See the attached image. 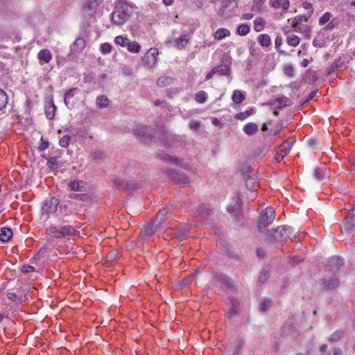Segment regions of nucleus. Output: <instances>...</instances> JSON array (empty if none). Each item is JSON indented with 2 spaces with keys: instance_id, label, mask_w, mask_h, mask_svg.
<instances>
[{
  "instance_id": "f257e3e1",
  "label": "nucleus",
  "mask_w": 355,
  "mask_h": 355,
  "mask_svg": "<svg viewBox=\"0 0 355 355\" xmlns=\"http://www.w3.org/2000/svg\"><path fill=\"white\" fill-rule=\"evenodd\" d=\"M333 15L330 12H326L320 17L318 20L320 26L327 24L318 32V35L313 39V46H323L325 42L320 38V35H323L325 31H332L338 25V21L336 19H331Z\"/></svg>"
},
{
  "instance_id": "f03ea898",
  "label": "nucleus",
  "mask_w": 355,
  "mask_h": 355,
  "mask_svg": "<svg viewBox=\"0 0 355 355\" xmlns=\"http://www.w3.org/2000/svg\"><path fill=\"white\" fill-rule=\"evenodd\" d=\"M130 16L128 6L126 3H122L112 12L111 19L116 25H122L127 21Z\"/></svg>"
},
{
  "instance_id": "7ed1b4c3",
  "label": "nucleus",
  "mask_w": 355,
  "mask_h": 355,
  "mask_svg": "<svg viewBox=\"0 0 355 355\" xmlns=\"http://www.w3.org/2000/svg\"><path fill=\"white\" fill-rule=\"evenodd\" d=\"M293 232L292 227L290 226L279 227L272 230V234L269 239L271 241L282 242L290 237Z\"/></svg>"
},
{
  "instance_id": "20e7f679",
  "label": "nucleus",
  "mask_w": 355,
  "mask_h": 355,
  "mask_svg": "<svg viewBox=\"0 0 355 355\" xmlns=\"http://www.w3.org/2000/svg\"><path fill=\"white\" fill-rule=\"evenodd\" d=\"M275 210L272 207H268L261 213L259 220L258 222V229L263 231V229L271 224L275 219Z\"/></svg>"
},
{
  "instance_id": "39448f33",
  "label": "nucleus",
  "mask_w": 355,
  "mask_h": 355,
  "mask_svg": "<svg viewBox=\"0 0 355 355\" xmlns=\"http://www.w3.org/2000/svg\"><path fill=\"white\" fill-rule=\"evenodd\" d=\"M59 200L55 198H51L45 200L41 209L42 217L45 216V219H47L49 214H53L57 210Z\"/></svg>"
},
{
  "instance_id": "423d86ee",
  "label": "nucleus",
  "mask_w": 355,
  "mask_h": 355,
  "mask_svg": "<svg viewBox=\"0 0 355 355\" xmlns=\"http://www.w3.org/2000/svg\"><path fill=\"white\" fill-rule=\"evenodd\" d=\"M103 0H87L83 6V11L88 16H94L101 10Z\"/></svg>"
},
{
  "instance_id": "0eeeda50",
  "label": "nucleus",
  "mask_w": 355,
  "mask_h": 355,
  "mask_svg": "<svg viewBox=\"0 0 355 355\" xmlns=\"http://www.w3.org/2000/svg\"><path fill=\"white\" fill-rule=\"evenodd\" d=\"M159 51L155 48L150 49L144 55L142 62L148 69L153 68L157 62Z\"/></svg>"
},
{
  "instance_id": "6e6552de",
  "label": "nucleus",
  "mask_w": 355,
  "mask_h": 355,
  "mask_svg": "<svg viewBox=\"0 0 355 355\" xmlns=\"http://www.w3.org/2000/svg\"><path fill=\"white\" fill-rule=\"evenodd\" d=\"M44 110L46 116L49 119H52L55 116L56 107L52 98H49L45 101Z\"/></svg>"
},
{
  "instance_id": "1a4fd4ad",
  "label": "nucleus",
  "mask_w": 355,
  "mask_h": 355,
  "mask_svg": "<svg viewBox=\"0 0 355 355\" xmlns=\"http://www.w3.org/2000/svg\"><path fill=\"white\" fill-rule=\"evenodd\" d=\"M163 161L167 163H170L180 167H187L188 166V163L178 158L177 157L171 156L167 154L163 155L162 157Z\"/></svg>"
},
{
  "instance_id": "9d476101",
  "label": "nucleus",
  "mask_w": 355,
  "mask_h": 355,
  "mask_svg": "<svg viewBox=\"0 0 355 355\" xmlns=\"http://www.w3.org/2000/svg\"><path fill=\"white\" fill-rule=\"evenodd\" d=\"M53 55L47 49H42L37 53V58L40 64H47L52 60Z\"/></svg>"
},
{
  "instance_id": "9b49d317",
  "label": "nucleus",
  "mask_w": 355,
  "mask_h": 355,
  "mask_svg": "<svg viewBox=\"0 0 355 355\" xmlns=\"http://www.w3.org/2000/svg\"><path fill=\"white\" fill-rule=\"evenodd\" d=\"M159 227L153 222L149 224L144 230L140 233V236L144 240L148 239L156 231Z\"/></svg>"
},
{
  "instance_id": "f8f14e48",
  "label": "nucleus",
  "mask_w": 355,
  "mask_h": 355,
  "mask_svg": "<svg viewBox=\"0 0 355 355\" xmlns=\"http://www.w3.org/2000/svg\"><path fill=\"white\" fill-rule=\"evenodd\" d=\"M80 92L78 88H73L69 90L64 94V105L70 110L73 107V105L70 103V100L73 98L76 94Z\"/></svg>"
},
{
  "instance_id": "ddd939ff",
  "label": "nucleus",
  "mask_w": 355,
  "mask_h": 355,
  "mask_svg": "<svg viewBox=\"0 0 355 355\" xmlns=\"http://www.w3.org/2000/svg\"><path fill=\"white\" fill-rule=\"evenodd\" d=\"M231 33L229 29L225 28H218L214 33L213 37L218 41L222 40L227 37H230Z\"/></svg>"
},
{
  "instance_id": "4468645a",
  "label": "nucleus",
  "mask_w": 355,
  "mask_h": 355,
  "mask_svg": "<svg viewBox=\"0 0 355 355\" xmlns=\"http://www.w3.org/2000/svg\"><path fill=\"white\" fill-rule=\"evenodd\" d=\"M168 214V209L167 208H163L159 210L157 214L155 219L153 223L156 224L159 227H161L164 223L166 216Z\"/></svg>"
},
{
  "instance_id": "2eb2a0df",
  "label": "nucleus",
  "mask_w": 355,
  "mask_h": 355,
  "mask_svg": "<svg viewBox=\"0 0 355 355\" xmlns=\"http://www.w3.org/2000/svg\"><path fill=\"white\" fill-rule=\"evenodd\" d=\"M189 38L187 35H182L174 42V46L178 49H183L187 45Z\"/></svg>"
},
{
  "instance_id": "dca6fc26",
  "label": "nucleus",
  "mask_w": 355,
  "mask_h": 355,
  "mask_svg": "<svg viewBox=\"0 0 355 355\" xmlns=\"http://www.w3.org/2000/svg\"><path fill=\"white\" fill-rule=\"evenodd\" d=\"M135 134L141 137H150L151 130L148 127L139 125L135 129Z\"/></svg>"
},
{
  "instance_id": "f3484780",
  "label": "nucleus",
  "mask_w": 355,
  "mask_h": 355,
  "mask_svg": "<svg viewBox=\"0 0 355 355\" xmlns=\"http://www.w3.org/2000/svg\"><path fill=\"white\" fill-rule=\"evenodd\" d=\"M258 125L254 123H248L243 128V132L248 136L256 134L258 132Z\"/></svg>"
},
{
  "instance_id": "a211bd4d",
  "label": "nucleus",
  "mask_w": 355,
  "mask_h": 355,
  "mask_svg": "<svg viewBox=\"0 0 355 355\" xmlns=\"http://www.w3.org/2000/svg\"><path fill=\"white\" fill-rule=\"evenodd\" d=\"M85 46V41L83 38L79 37L73 42L71 46V51L74 52L81 51Z\"/></svg>"
},
{
  "instance_id": "6ab92c4d",
  "label": "nucleus",
  "mask_w": 355,
  "mask_h": 355,
  "mask_svg": "<svg viewBox=\"0 0 355 355\" xmlns=\"http://www.w3.org/2000/svg\"><path fill=\"white\" fill-rule=\"evenodd\" d=\"M12 232L10 228L3 227L1 230L0 240L4 243L8 242L12 237Z\"/></svg>"
},
{
  "instance_id": "aec40b11",
  "label": "nucleus",
  "mask_w": 355,
  "mask_h": 355,
  "mask_svg": "<svg viewBox=\"0 0 355 355\" xmlns=\"http://www.w3.org/2000/svg\"><path fill=\"white\" fill-rule=\"evenodd\" d=\"M61 236L64 237L67 236H72L75 234L76 230L73 227L69 225H64L60 227Z\"/></svg>"
},
{
  "instance_id": "412c9836",
  "label": "nucleus",
  "mask_w": 355,
  "mask_h": 355,
  "mask_svg": "<svg viewBox=\"0 0 355 355\" xmlns=\"http://www.w3.org/2000/svg\"><path fill=\"white\" fill-rule=\"evenodd\" d=\"M127 50L131 53H138L141 49V46L136 41H130Z\"/></svg>"
},
{
  "instance_id": "4be33fe9",
  "label": "nucleus",
  "mask_w": 355,
  "mask_h": 355,
  "mask_svg": "<svg viewBox=\"0 0 355 355\" xmlns=\"http://www.w3.org/2000/svg\"><path fill=\"white\" fill-rule=\"evenodd\" d=\"M46 231H47L48 234L50 235L51 237L62 238L60 228H58V227H56L54 225L49 226L47 228Z\"/></svg>"
},
{
  "instance_id": "5701e85b",
  "label": "nucleus",
  "mask_w": 355,
  "mask_h": 355,
  "mask_svg": "<svg viewBox=\"0 0 355 355\" xmlns=\"http://www.w3.org/2000/svg\"><path fill=\"white\" fill-rule=\"evenodd\" d=\"M324 169L326 170V167L323 166L322 168H316L314 171V176L315 179H317L318 181H324L325 180L326 175L327 173V171H324Z\"/></svg>"
},
{
  "instance_id": "b1692460",
  "label": "nucleus",
  "mask_w": 355,
  "mask_h": 355,
  "mask_svg": "<svg viewBox=\"0 0 355 355\" xmlns=\"http://www.w3.org/2000/svg\"><path fill=\"white\" fill-rule=\"evenodd\" d=\"M292 146V143L288 142V141H284L282 142V144L278 147V150L280 151L281 153L283 154V156L287 155Z\"/></svg>"
},
{
  "instance_id": "393cba45",
  "label": "nucleus",
  "mask_w": 355,
  "mask_h": 355,
  "mask_svg": "<svg viewBox=\"0 0 355 355\" xmlns=\"http://www.w3.org/2000/svg\"><path fill=\"white\" fill-rule=\"evenodd\" d=\"M258 42L263 47H268L271 44V40L268 35L261 34L258 37Z\"/></svg>"
},
{
  "instance_id": "a878e982",
  "label": "nucleus",
  "mask_w": 355,
  "mask_h": 355,
  "mask_svg": "<svg viewBox=\"0 0 355 355\" xmlns=\"http://www.w3.org/2000/svg\"><path fill=\"white\" fill-rule=\"evenodd\" d=\"M130 40L123 35H118L114 38V43L122 47H127Z\"/></svg>"
},
{
  "instance_id": "bb28decb",
  "label": "nucleus",
  "mask_w": 355,
  "mask_h": 355,
  "mask_svg": "<svg viewBox=\"0 0 355 355\" xmlns=\"http://www.w3.org/2000/svg\"><path fill=\"white\" fill-rule=\"evenodd\" d=\"M230 69L228 66L222 64L214 68V72L221 76L229 75Z\"/></svg>"
},
{
  "instance_id": "cd10ccee",
  "label": "nucleus",
  "mask_w": 355,
  "mask_h": 355,
  "mask_svg": "<svg viewBox=\"0 0 355 355\" xmlns=\"http://www.w3.org/2000/svg\"><path fill=\"white\" fill-rule=\"evenodd\" d=\"M96 103L100 108H105L109 105V99L106 96L101 95L96 98Z\"/></svg>"
},
{
  "instance_id": "c85d7f7f",
  "label": "nucleus",
  "mask_w": 355,
  "mask_h": 355,
  "mask_svg": "<svg viewBox=\"0 0 355 355\" xmlns=\"http://www.w3.org/2000/svg\"><path fill=\"white\" fill-rule=\"evenodd\" d=\"M224 11H230L236 6V0H223L221 2Z\"/></svg>"
},
{
  "instance_id": "c756f323",
  "label": "nucleus",
  "mask_w": 355,
  "mask_h": 355,
  "mask_svg": "<svg viewBox=\"0 0 355 355\" xmlns=\"http://www.w3.org/2000/svg\"><path fill=\"white\" fill-rule=\"evenodd\" d=\"M265 26V21L261 17H257L254 21V29L257 32H261Z\"/></svg>"
},
{
  "instance_id": "7c9ffc66",
  "label": "nucleus",
  "mask_w": 355,
  "mask_h": 355,
  "mask_svg": "<svg viewBox=\"0 0 355 355\" xmlns=\"http://www.w3.org/2000/svg\"><path fill=\"white\" fill-rule=\"evenodd\" d=\"M8 101V97L6 92L0 89V110L6 107Z\"/></svg>"
},
{
  "instance_id": "2f4dec72",
  "label": "nucleus",
  "mask_w": 355,
  "mask_h": 355,
  "mask_svg": "<svg viewBox=\"0 0 355 355\" xmlns=\"http://www.w3.org/2000/svg\"><path fill=\"white\" fill-rule=\"evenodd\" d=\"M250 27L249 25L243 24L237 27L236 33L239 35L245 36L250 32Z\"/></svg>"
},
{
  "instance_id": "473e14b6",
  "label": "nucleus",
  "mask_w": 355,
  "mask_h": 355,
  "mask_svg": "<svg viewBox=\"0 0 355 355\" xmlns=\"http://www.w3.org/2000/svg\"><path fill=\"white\" fill-rule=\"evenodd\" d=\"M172 82V78L166 76H161L158 78L157 81V85L159 87H165L166 85H171Z\"/></svg>"
},
{
  "instance_id": "72a5a7b5",
  "label": "nucleus",
  "mask_w": 355,
  "mask_h": 355,
  "mask_svg": "<svg viewBox=\"0 0 355 355\" xmlns=\"http://www.w3.org/2000/svg\"><path fill=\"white\" fill-rule=\"evenodd\" d=\"M286 42L289 46H297L300 44V38L295 35H288Z\"/></svg>"
},
{
  "instance_id": "f704fd0d",
  "label": "nucleus",
  "mask_w": 355,
  "mask_h": 355,
  "mask_svg": "<svg viewBox=\"0 0 355 355\" xmlns=\"http://www.w3.org/2000/svg\"><path fill=\"white\" fill-rule=\"evenodd\" d=\"M244 99L245 96L239 90L234 91L232 95V100L234 103H241Z\"/></svg>"
},
{
  "instance_id": "c9c22d12",
  "label": "nucleus",
  "mask_w": 355,
  "mask_h": 355,
  "mask_svg": "<svg viewBox=\"0 0 355 355\" xmlns=\"http://www.w3.org/2000/svg\"><path fill=\"white\" fill-rule=\"evenodd\" d=\"M207 98V94L204 91H200L196 94V100L200 103H203Z\"/></svg>"
},
{
  "instance_id": "e433bc0d",
  "label": "nucleus",
  "mask_w": 355,
  "mask_h": 355,
  "mask_svg": "<svg viewBox=\"0 0 355 355\" xmlns=\"http://www.w3.org/2000/svg\"><path fill=\"white\" fill-rule=\"evenodd\" d=\"M303 8L306 10H310L307 14L304 15L302 17H304V21H307L308 19L311 16L313 13L312 4L309 2H305L303 3Z\"/></svg>"
},
{
  "instance_id": "4c0bfd02",
  "label": "nucleus",
  "mask_w": 355,
  "mask_h": 355,
  "mask_svg": "<svg viewBox=\"0 0 355 355\" xmlns=\"http://www.w3.org/2000/svg\"><path fill=\"white\" fill-rule=\"evenodd\" d=\"M272 306V301L268 299L263 300L260 304V310L262 312L266 311Z\"/></svg>"
},
{
  "instance_id": "58836bf2",
  "label": "nucleus",
  "mask_w": 355,
  "mask_h": 355,
  "mask_svg": "<svg viewBox=\"0 0 355 355\" xmlns=\"http://www.w3.org/2000/svg\"><path fill=\"white\" fill-rule=\"evenodd\" d=\"M343 334L341 331H335L329 338V340L331 343L340 340L343 337Z\"/></svg>"
},
{
  "instance_id": "ea45409f",
  "label": "nucleus",
  "mask_w": 355,
  "mask_h": 355,
  "mask_svg": "<svg viewBox=\"0 0 355 355\" xmlns=\"http://www.w3.org/2000/svg\"><path fill=\"white\" fill-rule=\"evenodd\" d=\"M83 182H80L78 181H73L71 182L69 184L71 190L72 191H80L83 187Z\"/></svg>"
},
{
  "instance_id": "a19ab883",
  "label": "nucleus",
  "mask_w": 355,
  "mask_h": 355,
  "mask_svg": "<svg viewBox=\"0 0 355 355\" xmlns=\"http://www.w3.org/2000/svg\"><path fill=\"white\" fill-rule=\"evenodd\" d=\"M330 263L331 268L334 267L333 265H335V266L337 268L341 266L343 264V260L338 257H333L331 259Z\"/></svg>"
},
{
  "instance_id": "79ce46f5",
  "label": "nucleus",
  "mask_w": 355,
  "mask_h": 355,
  "mask_svg": "<svg viewBox=\"0 0 355 355\" xmlns=\"http://www.w3.org/2000/svg\"><path fill=\"white\" fill-rule=\"evenodd\" d=\"M70 137L69 135L63 136L59 141L60 146L63 148H67L69 145Z\"/></svg>"
},
{
  "instance_id": "37998d69",
  "label": "nucleus",
  "mask_w": 355,
  "mask_h": 355,
  "mask_svg": "<svg viewBox=\"0 0 355 355\" xmlns=\"http://www.w3.org/2000/svg\"><path fill=\"white\" fill-rule=\"evenodd\" d=\"M246 185L249 189H256L257 187H258V183L257 182L255 179L250 178L247 180Z\"/></svg>"
},
{
  "instance_id": "c03bdc74",
  "label": "nucleus",
  "mask_w": 355,
  "mask_h": 355,
  "mask_svg": "<svg viewBox=\"0 0 355 355\" xmlns=\"http://www.w3.org/2000/svg\"><path fill=\"white\" fill-rule=\"evenodd\" d=\"M101 51L103 54L109 53L112 51V45L110 43H103L101 46Z\"/></svg>"
},
{
  "instance_id": "a18cd8bd",
  "label": "nucleus",
  "mask_w": 355,
  "mask_h": 355,
  "mask_svg": "<svg viewBox=\"0 0 355 355\" xmlns=\"http://www.w3.org/2000/svg\"><path fill=\"white\" fill-rule=\"evenodd\" d=\"M331 282L326 284V287H327L329 289H333L336 288L338 286V281L336 279H333L330 280Z\"/></svg>"
},
{
  "instance_id": "49530a36",
  "label": "nucleus",
  "mask_w": 355,
  "mask_h": 355,
  "mask_svg": "<svg viewBox=\"0 0 355 355\" xmlns=\"http://www.w3.org/2000/svg\"><path fill=\"white\" fill-rule=\"evenodd\" d=\"M278 6H281L283 10H288L289 7V2L288 0H278L277 1Z\"/></svg>"
},
{
  "instance_id": "de8ad7c7",
  "label": "nucleus",
  "mask_w": 355,
  "mask_h": 355,
  "mask_svg": "<svg viewBox=\"0 0 355 355\" xmlns=\"http://www.w3.org/2000/svg\"><path fill=\"white\" fill-rule=\"evenodd\" d=\"M277 101L280 106H286L290 103V100L286 97H281L277 99Z\"/></svg>"
},
{
  "instance_id": "09e8293b",
  "label": "nucleus",
  "mask_w": 355,
  "mask_h": 355,
  "mask_svg": "<svg viewBox=\"0 0 355 355\" xmlns=\"http://www.w3.org/2000/svg\"><path fill=\"white\" fill-rule=\"evenodd\" d=\"M284 157L285 156H283V154L281 153L278 149L276 150L274 157L277 162H279L284 159Z\"/></svg>"
},
{
  "instance_id": "8fccbe9b",
  "label": "nucleus",
  "mask_w": 355,
  "mask_h": 355,
  "mask_svg": "<svg viewBox=\"0 0 355 355\" xmlns=\"http://www.w3.org/2000/svg\"><path fill=\"white\" fill-rule=\"evenodd\" d=\"M284 71H285V73L290 77H292L294 74V70L291 66L286 67L284 69Z\"/></svg>"
},
{
  "instance_id": "3c124183",
  "label": "nucleus",
  "mask_w": 355,
  "mask_h": 355,
  "mask_svg": "<svg viewBox=\"0 0 355 355\" xmlns=\"http://www.w3.org/2000/svg\"><path fill=\"white\" fill-rule=\"evenodd\" d=\"M24 273H29L34 271V268L31 266H24L21 268Z\"/></svg>"
},
{
  "instance_id": "603ef678",
  "label": "nucleus",
  "mask_w": 355,
  "mask_h": 355,
  "mask_svg": "<svg viewBox=\"0 0 355 355\" xmlns=\"http://www.w3.org/2000/svg\"><path fill=\"white\" fill-rule=\"evenodd\" d=\"M275 44L276 49H279V47L282 44V38L281 36H277L275 40Z\"/></svg>"
},
{
  "instance_id": "864d4df0",
  "label": "nucleus",
  "mask_w": 355,
  "mask_h": 355,
  "mask_svg": "<svg viewBox=\"0 0 355 355\" xmlns=\"http://www.w3.org/2000/svg\"><path fill=\"white\" fill-rule=\"evenodd\" d=\"M312 58L311 59H303L302 62H301V66L303 67H308V65L312 62Z\"/></svg>"
},
{
  "instance_id": "5fc2aeb1",
  "label": "nucleus",
  "mask_w": 355,
  "mask_h": 355,
  "mask_svg": "<svg viewBox=\"0 0 355 355\" xmlns=\"http://www.w3.org/2000/svg\"><path fill=\"white\" fill-rule=\"evenodd\" d=\"M200 123L198 121H191L189 123V127L191 129H197L199 128Z\"/></svg>"
},
{
  "instance_id": "6e6d98bb",
  "label": "nucleus",
  "mask_w": 355,
  "mask_h": 355,
  "mask_svg": "<svg viewBox=\"0 0 355 355\" xmlns=\"http://www.w3.org/2000/svg\"><path fill=\"white\" fill-rule=\"evenodd\" d=\"M104 156H105L104 153H101V152L95 153L94 154V158L96 159H102L104 157Z\"/></svg>"
},
{
  "instance_id": "4d7b16f0",
  "label": "nucleus",
  "mask_w": 355,
  "mask_h": 355,
  "mask_svg": "<svg viewBox=\"0 0 355 355\" xmlns=\"http://www.w3.org/2000/svg\"><path fill=\"white\" fill-rule=\"evenodd\" d=\"M267 272L265 271H262L259 276V280L263 282L267 279Z\"/></svg>"
},
{
  "instance_id": "13d9d810",
  "label": "nucleus",
  "mask_w": 355,
  "mask_h": 355,
  "mask_svg": "<svg viewBox=\"0 0 355 355\" xmlns=\"http://www.w3.org/2000/svg\"><path fill=\"white\" fill-rule=\"evenodd\" d=\"M48 143L44 141H42V143L40 145V149L41 150H44L48 148Z\"/></svg>"
},
{
  "instance_id": "bf43d9fd",
  "label": "nucleus",
  "mask_w": 355,
  "mask_h": 355,
  "mask_svg": "<svg viewBox=\"0 0 355 355\" xmlns=\"http://www.w3.org/2000/svg\"><path fill=\"white\" fill-rule=\"evenodd\" d=\"M116 256V252L115 251H112V252H110L108 255H107V259L110 260V261H112L114 259V257Z\"/></svg>"
},
{
  "instance_id": "052dcab7",
  "label": "nucleus",
  "mask_w": 355,
  "mask_h": 355,
  "mask_svg": "<svg viewBox=\"0 0 355 355\" xmlns=\"http://www.w3.org/2000/svg\"><path fill=\"white\" fill-rule=\"evenodd\" d=\"M253 15L251 13H246V14H244L243 16H242V19H251L252 18Z\"/></svg>"
},
{
  "instance_id": "680f3d73",
  "label": "nucleus",
  "mask_w": 355,
  "mask_h": 355,
  "mask_svg": "<svg viewBox=\"0 0 355 355\" xmlns=\"http://www.w3.org/2000/svg\"><path fill=\"white\" fill-rule=\"evenodd\" d=\"M214 74H216L215 72H214V69L210 71L209 72L207 75H206V77H205V79L207 80H209L210 78H212L213 75Z\"/></svg>"
},
{
  "instance_id": "e2e57ef3",
  "label": "nucleus",
  "mask_w": 355,
  "mask_h": 355,
  "mask_svg": "<svg viewBox=\"0 0 355 355\" xmlns=\"http://www.w3.org/2000/svg\"><path fill=\"white\" fill-rule=\"evenodd\" d=\"M342 354H343V352L340 349H339V348L334 349V355H342Z\"/></svg>"
},
{
  "instance_id": "0e129e2a",
  "label": "nucleus",
  "mask_w": 355,
  "mask_h": 355,
  "mask_svg": "<svg viewBox=\"0 0 355 355\" xmlns=\"http://www.w3.org/2000/svg\"><path fill=\"white\" fill-rule=\"evenodd\" d=\"M327 349V345H325V344L322 345L320 346V352H322V353H323V352H326Z\"/></svg>"
},
{
  "instance_id": "69168bd1",
  "label": "nucleus",
  "mask_w": 355,
  "mask_h": 355,
  "mask_svg": "<svg viewBox=\"0 0 355 355\" xmlns=\"http://www.w3.org/2000/svg\"><path fill=\"white\" fill-rule=\"evenodd\" d=\"M173 2V0H163V3L166 6H169V5L172 4Z\"/></svg>"
},
{
  "instance_id": "338daca9",
  "label": "nucleus",
  "mask_w": 355,
  "mask_h": 355,
  "mask_svg": "<svg viewBox=\"0 0 355 355\" xmlns=\"http://www.w3.org/2000/svg\"><path fill=\"white\" fill-rule=\"evenodd\" d=\"M257 253L259 257H263L264 255L263 250H261V249L257 250Z\"/></svg>"
},
{
  "instance_id": "774afa93",
  "label": "nucleus",
  "mask_w": 355,
  "mask_h": 355,
  "mask_svg": "<svg viewBox=\"0 0 355 355\" xmlns=\"http://www.w3.org/2000/svg\"><path fill=\"white\" fill-rule=\"evenodd\" d=\"M212 123L214 125H218L219 123H220V121L218 119H214L213 121H212Z\"/></svg>"
}]
</instances>
